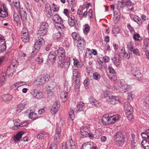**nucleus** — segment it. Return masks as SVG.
<instances>
[{"instance_id": "obj_12", "label": "nucleus", "mask_w": 149, "mask_h": 149, "mask_svg": "<svg viewBox=\"0 0 149 149\" xmlns=\"http://www.w3.org/2000/svg\"><path fill=\"white\" fill-rule=\"evenodd\" d=\"M132 74L136 79L141 80L142 79V75L138 70H132Z\"/></svg>"}, {"instance_id": "obj_16", "label": "nucleus", "mask_w": 149, "mask_h": 149, "mask_svg": "<svg viewBox=\"0 0 149 149\" xmlns=\"http://www.w3.org/2000/svg\"><path fill=\"white\" fill-rule=\"evenodd\" d=\"M120 117V115H117L113 116L110 117H109V120H110V121L109 122V125L114 123L119 119Z\"/></svg>"}, {"instance_id": "obj_7", "label": "nucleus", "mask_w": 149, "mask_h": 149, "mask_svg": "<svg viewBox=\"0 0 149 149\" xmlns=\"http://www.w3.org/2000/svg\"><path fill=\"white\" fill-rule=\"evenodd\" d=\"M104 95L105 97L106 98L108 102L112 104H115L119 101L118 97L116 96L108 94H107V96L105 94Z\"/></svg>"}, {"instance_id": "obj_36", "label": "nucleus", "mask_w": 149, "mask_h": 149, "mask_svg": "<svg viewBox=\"0 0 149 149\" xmlns=\"http://www.w3.org/2000/svg\"><path fill=\"white\" fill-rule=\"evenodd\" d=\"M118 14V15L114 16L113 19V22L115 24H116L119 21L120 18V11H118V13H116Z\"/></svg>"}, {"instance_id": "obj_47", "label": "nucleus", "mask_w": 149, "mask_h": 149, "mask_svg": "<svg viewBox=\"0 0 149 149\" xmlns=\"http://www.w3.org/2000/svg\"><path fill=\"white\" fill-rule=\"evenodd\" d=\"M143 104L147 108H149V96L146 98L144 101Z\"/></svg>"}, {"instance_id": "obj_23", "label": "nucleus", "mask_w": 149, "mask_h": 149, "mask_svg": "<svg viewBox=\"0 0 149 149\" xmlns=\"http://www.w3.org/2000/svg\"><path fill=\"white\" fill-rule=\"evenodd\" d=\"M77 107L78 109L77 110V111H78V110L81 111L85 108V104L83 102H79L77 103Z\"/></svg>"}, {"instance_id": "obj_64", "label": "nucleus", "mask_w": 149, "mask_h": 149, "mask_svg": "<svg viewBox=\"0 0 149 149\" xmlns=\"http://www.w3.org/2000/svg\"><path fill=\"white\" fill-rule=\"evenodd\" d=\"M53 91L50 89H47L46 90L47 93L49 95H52L53 94Z\"/></svg>"}, {"instance_id": "obj_42", "label": "nucleus", "mask_w": 149, "mask_h": 149, "mask_svg": "<svg viewBox=\"0 0 149 149\" xmlns=\"http://www.w3.org/2000/svg\"><path fill=\"white\" fill-rule=\"evenodd\" d=\"M26 84V82L24 81H19L16 83L14 85V86L15 87V88H18L24 85H25Z\"/></svg>"}, {"instance_id": "obj_61", "label": "nucleus", "mask_w": 149, "mask_h": 149, "mask_svg": "<svg viewBox=\"0 0 149 149\" xmlns=\"http://www.w3.org/2000/svg\"><path fill=\"white\" fill-rule=\"evenodd\" d=\"M140 36L139 35V34H134L133 36V38L134 40H140L139 38H140Z\"/></svg>"}, {"instance_id": "obj_38", "label": "nucleus", "mask_w": 149, "mask_h": 149, "mask_svg": "<svg viewBox=\"0 0 149 149\" xmlns=\"http://www.w3.org/2000/svg\"><path fill=\"white\" fill-rule=\"evenodd\" d=\"M112 32L113 35L116 36L117 34L120 33V29L118 27H114L112 29Z\"/></svg>"}, {"instance_id": "obj_48", "label": "nucleus", "mask_w": 149, "mask_h": 149, "mask_svg": "<svg viewBox=\"0 0 149 149\" xmlns=\"http://www.w3.org/2000/svg\"><path fill=\"white\" fill-rule=\"evenodd\" d=\"M93 76L94 79L96 80H98L101 78L100 74L98 72H96L93 73Z\"/></svg>"}, {"instance_id": "obj_8", "label": "nucleus", "mask_w": 149, "mask_h": 149, "mask_svg": "<svg viewBox=\"0 0 149 149\" xmlns=\"http://www.w3.org/2000/svg\"><path fill=\"white\" fill-rule=\"evenodd\" d=\"M85 45L86 42L84 38L82 37L79 38L77 42V47L78 49L80 51L84 50Z\"/></svg>"}, {"instance_id": "obj_4", "label": "nucleus", "mask_w": 149, "mask_h": 149, "mask_svg": "<svg viewBox=\"0 0 149 149\" xmlns=\"http://www.w3.org/2000/svg\"><path fill=\"white\" fill-rule=\"evenodd\" d=\"M48 27L49 25L47 22L41 23L38 34L40 36H44L47 32Z\"/></svg>"}, {"instance_id": "obj_18", "label": "nucleus", "mask_w": 149, "mask_h": 149, "mask_svg": "<svg viewBox=\"0 0 149 149\" xmlns=\"http://www.w3.org/2000/svg\"><path fill=\"white\" fill-rule=\"evenodd\" d=\"M27 104L26 102L24 103H21L18 104L17 109L16 110L15 112L17 113H18L22 111L23 110Z\"/></svg>"}, {"instance_id": "obj_17", "label": "nucleus", "mask_w": 149, "mask_h": 149, "mask_svg": "<svg viewBox=\"0 0 149 149\" xmlns=\"http://www.w3.org/2000/svg\"><path fill=\"white\" fill-rule=\"evenodd\" d=\"M133 46V44L132 43H130L128 46L129 50L131 52H132L134 54L136 55L139 56L140 54H139V50L137 48L134 49Z\"/></svg>"}, {"instance_id": "obj_6", "label": "nucleus", "mask_w": 149, "mask_h": 149, "mask_svg": "<svg viewBox=\"0 0 149 149\" xmlns=\"http://www.w3.org/2000/svg\"><path fill=\"white\" fill-rule=\"evenodd\" d=\"M47 79V77L45 75L39 76L35 80L33 83L34 84L37 86L43 84Z\"/></svg>"}, {"instance_id": "obj_26", "label": "nucleus", "mask_w": 149, "mask_h": 149, "mask_svg": "<svg viewBox=\"0 0 149 149\" xmlns=\"http://www.w3.org/2000/svg\"><path fill=\"white\" fill-rule=\"evenodd\" d=\"M74 17L72 15H71L70 17H68V23L69 25L71 26H73L75 24Z\"/></svg>"}, {"instance_id": "obj_49", "label": "nucleus", "mask_w": 149, "mask_h": 149, "mask_svg": "<svg viewBox=\"0 0 149 149\" xmlns=\"http://www.w3.org/2000/svg\"><path fill=\"white\" fill-rule=\"evenodd\" d=\"M86 56L89 58H91L92 56V52L88 49H87V51H86Z\"/></svg>"}, {"instance_id": "obj_51", "label": "nucleus", "mask_w": 149, "mask_h": 149, "mask_svg": "<svg viewBox=\"0 0 149 149\" xmlns=\"http://www.w3.org/2000/svg\"><path fill=\"white\" fill-rule=\"evenodd\" d=\"M13 2L15 6L17 8L20 7V2L19 0H14Z\"/></svg>"}, {"instance_id": "obj_9", "label": "nucleus", "mask_w": 149, "mask_h": 149, "mask_svg": "<svg viewBox=\"0 0 149 149\" xmlns=\"http://www.w3.org/2000/svg\"><path fill=\"white\" fill-rule=\"evenodd\" d=\"M31 93L34 97L38 99H40L44 97L42 93L36 89H34Z\"/></svg>"}, {"instance_id": "obj_59", "label": "nucleus", "mask_w": 149, "mask_h": 149, "mask_svg": "<svg viewBox=\"0 0 149 149\" xmlns=\"http://www.w3.org/2000/svg\"><path fill=\"white\" fill-rule=\"evenodd\" d=\"M57 146L55 143H52L49 149H57Z\"/></svg>"}, {"instance_id": "obj_1", "label": "nucleus", "mask_w": 149, "mask_h": 149, "mask_svg": "<svg viewBox=\"0 0 149 149\" xmlns=\"http://www.w3.org/2000/svg\"><path fill=\"white\" fill-rule=\"evenodd\" d=\"M113 139L117 145L122 146L124 143L126 138L123 133L117 132L114 134Z\"/></svg>"}, {"instance_id": "obj_62", "label": "nucleus", "mask_w": 149, "mask_h": 149, "mask_svg": "<svg viewBox=\"0 0 149 149\" xmlns=\"http://www.w3.org/2000/svg\"><path fill=\"white\" fill-rule=\"evenodd\" d=\"M108 69L109 71V72L111 74H114L115 73L114 70L112 67L109 66Z\"/></svg>"}, {"instance_id": "obj_20", "label": "nucleus", "mask_w": 149, "mask_h": 149, "mask_svg": "<svg viewBox=\"0 0 149 149\" xmlns=\"http://www.w3.org/2000/svg\"><path fill=\"white\" fill-rule=\"evenodd\" d=\"M81 149H97V148L96 146H94L93 145L87 143L83 144Z\"/></svg>"}, {"instance_id": "obj_28", "label": "nucleus", "mask_w": 149, "mask_h": 149, "mask_svg": "<svg viewBox=\"0 0 149 149\" xmlns=\"http://www.w3.org/2000/svg\"><path fill=\"white\" fill-rule=\"evenodd\" d=\"M12 97L10 95L6 94L2 96L3 100L5 101H10L12 99Z\"/></svg>"}, {"instance_id": "obj_41", "label": "nucleus", "mask_w": 149, "mask_h": 149, "mask_svg": "<svg viewBox=\"0 0 149 149\" xmlns=\"http://www.w3.org/2000/svg\"><path fill=\"white\" fill-rule=\"evenodd\" d=\"M22 40L24 42H28L29 41V34L22 35Z\"/></svg>"}, {"instance_id": "obj_55", "label": "nucleus", "mask_w": 149, "mask_h": 149, "mask_svg": "<svg viewBox=\"0 0 149 149\" xmlns=\"http://www.w3.org/2000/svg\"><path fill=\"white\" fill-rule=\"evenodd\" d=\"M127 117L129 120L133 118V116L132 114L133 113L130 112H126Z\"/></svg>"}, {"instance_id": "obj_29", "label": "nucleus", "mask_w": 149, "mask_h": 149, "mask_svg": "<svg viewBox=\"0 0 149 149\" xmlns=\"http://www.w3.org/2000/svg\"><path fill=\"white\" fill-rule=\"evenodd\" d=\"M141 135L143 138L146 139L149 138V129H147L141 134Z\"/></svg>"}, {"instance_id": "obj_60", "label": "nucleus", "mask_w": 149, "mask_h": 149, "mask_svg": "<svg viewBox=\"0 0 149 149\" xmlns=\"http://www.w3.org/2000/svg\"><path fill=\"white\" fill-rule=\"evenodd\" d=\"M36 61L38 62V63L40 64L43 61V59L42 57L40 58V57H38L36 58Z\"/></svg>"}, {"instance_id": "obj_57", "label": "nucleus", "mask_w": 149, "mask_h": 149, "mask_svg": "<svg viewBox=\"0 0 149 149\" xmlns=\"http://www.w3.org/2000/svg\"><path fill=\"white\" fill-rule=\"evenodd\" d=\"M125 110L126 112H130V113H133V109L131 105L129 106V107Z\"/></svg>"}, {"instance_id": "obj_58", "label": "nucleus", "mask_w": 149, "mask_h": 149, "mask_svg": "<svg viewBox=\"0 0 149 149\" xmlns=\"http://www.w3.org/2000/svg\"><path fill=\"white\" fill-rule=\"evenodd\" d=\"M29 34V33L25 27H24L23 28L22 30V35H27Z\"/></svg>"}, {"instance_id": "obj_53", "label": "nucleus", "mask_w": 149, "mask_h": 149, "mask_svg": "<svg viewBox=\"0 0 149 149\" xmlns=\"http://www.w3.org/2000/svg\"><path fill=\"white\" fill-rule=\"evenodd\" d=\"M72 36L74 39L77 40H78L79 38L81 37L78 34H77L75 32H74L72 33Z\"/></svg>"}, {"instance_id": "obj_46", "label": "nucleus", "mask_w": 149, "mask_h": 149, "mask_svg": "<svg viewBox=\"0 0 149 149\" xmlns=\"http://www.w3.org/2000/svg\"><path fill=\"white\" fill-rule=\"evenodd\" d=\"M121 55L123 56L125 58L128 59L130 58V54L129 53H127L125 51H123V52L120 53Z\"/></svg>"}, {"instance_id": "obj_43", "label": "nucleus", "mask_w": 149, "mask_h": 149, "mask_svg": "<svg viewBox=\"0 0 149 149\" xmlns=\"http://www.w3.org/2000/svg\"><path fill=\"white\" fill-rule=\"evenodd\" d=\"M73 74L74 79V78L78 77V76H80V75L78 70L77 69H74L73 70Z\"/></svg>"}, {"instance_id": "obj_32", "label": "nucleus", "mask_w": 149, "mask_h": 149, "mask_svg": "<svg viewBox=\"0 0 149 149\" xmlns=\"http://www.w3.org/2000/svg\"><path fill=\"white\" fill-rule=\"evenodd\" d=\"M68 93H65V92L62 91L61 94V98L62 101L64 102L67 100V97Z\"/></svg>"}, {"instance_id": "obj_54", "label": "nucleus", "mask_w": 149, "mask_h": 149, "mask_svg": "<svg viewBox=\"0 0 149 149\" xmlns=\"http://www.w3.org/2000/svg\"><path fill=\"white\" fill-rule=\"evenodd\" d=\"M131 144H136L137 141L136 139L135 138V135L133 134H131Z\"/></svg>"}, {"instance_id": "obj_37", "label": "nucleus", "mask_w": 149, "mask_h": 149, "mask_svg": "<svg viewBox=\"0 0 149 149\" xmlns=\"http://www.w3.org/2000/svg\"><path fill=\"white\" fill-rule=\"evenodd\" d=\"M63 30L61 31H63ZM60 30L59 31L58 33H56L53 35V38L55 39H58L61 38L63 36L61 35V32L60 31Z\"/></svg>"}, {"instance_id": "obj_19", "label": "nucleus", "mask_w": 149, "mask_h": 149, "mask_svg": "<svg viewBox=\"0 0 149 149\" xmlns=\"http://www.w3.org/2000/svg\"><path fill=\"white\" fill-rule=\"evenodd\" d=\"M23 134V132L20 131L14 136L13 137V139L15 142L17 143L19 141Z\"/></svg>"}, {"instance_id": "obj_11", "label": "nucleus", "mask_w": 149, "mask_h": 149, "mask_svg": "<svg viewBox=\"0 0 149 149\" xmlns=\"http://www.w3.org/2000/svg\"><path fill=\"white\" fill-rule=\"evenodd\" d=\"M56 53L52 51L48 55L47 62L50 64H53L55 60Z\"/></svg>"}, {"instance_id": "obj_52", "label": "nucleus", "mask_w": 149, "mask_h": 149, "mask_svg": "<svg viewBox=\"0 0 149 149\" xmlns=\"http://www.w3.org/2000/svg\"><path fill=\"white\" fill-rule=\"evenodd\" d=\"M56 85L54 82H52L49 84L48 88L47 89H50L51 90H53L55 88Z\"/></svg>"}, {"instance_id": "obj_21", "label": "nucleus", "mask_w": 149, "mask_h": 149, "mask_svg": "<svg viewBox=\"0 0 149 149\" xmlns=\"http://www.w3.org/2000/svg\"><path fill=\"white\" fill-rule=\"evenodd\" d=\"M89 100L91 104L96 107H98L100 106V104L93 97H90Z\"/></svg>"}, {"instance_id": "obj_14", "label": "nucleus", "mask_w": 149, "mask_h": 149, "mask_svg": "<svg viewBox=\"0 0 149 149\" xmlns=\"http://www.w3.org/2000/svg\"><path fill=\"white\" fill-rule=\"evenodd\" d=\"M6 46L5 39H0V53L6 51Z\"/></svg>"}, {"instance_id": "obj_33", "label": "nucleus", "mask_w": 149, "mask_h": 149, "mask_svg": "<svg viewBox=\"0 0 149 149\" xmlns=\"http://www.w3.org/2000/svg\"><path fill=\"white\" fill-rule=\"evenodd\" d=\"M102 47L105 53H106L107 51L109 52L111 51L109 45L108 44L103 45Z\"/></svg>"}, {"instance_id": "obj_39", "label": "nucleus", "mask_w": 149, "mask_h": 149, "mask_svg": "<svg viewBox=\"0 0 149 149\" xmlns=\"http://www.w3.org/2000/svg\"><path fill=\"white\" fill-rule=\"evenodd\" d=\"M70 90V87L68 84L67 82L65 83L64 85V90L63 91L65 92V93H68Z\"/></svg>"}, {"instance_id": "obj_50", "label": "nucleus", "mask_w": 149, "mask_h": 149, "mask_svg": "<svg viewBox=\"0 0 149 149\" xmlns=\"http://www.w3.org/2000/svg\"><path fill=\"white\" fill-rule=\"evenodd\" d=\"M70 65V63L68 61H65L63 63L61 67H64L65 69H67L68 68Z\"/></svg>"}, {"instance_id": "obj_56", "label": "nucleus", "mask_w": 149, "mask_h": 149, "mask_svg": "<svg viewBox=\"0 0 149 149\" xmlns=\"http://www.w3.org/2000/svg\"><path fill=\"white\" fill-rule=\"evenodd\" d=\"M88 132L85 131L84 130L81 129V130L80 134L81 135L83 136L84 137H87V134H88Z\"/></svg>"}, {"instance_id": "obj_30", "label": "nucleus", "mask_w": 149, "mask_h": 149, "mask_svg": "<svg viewBox=\"0 0 149 149\" xmlns=\"http://www.w3.org/2000/svg\"><path fill=\"white\" fill-rule=\"evenodd\" d=\"M47 137L45 133H40L36 135V137L40 140L44 139Z\"/></svg>"}, {"instance_id": "obj_44", "label": "nucleus", "mask_w": 149, "mask_h": 149, "mask_svg": "<svg viewBox=\"0 0 149 149\" xmlns=\"http://www.w3.org/2000/svg\"><path fill=\"white\" fill-rule=\"evenodd\" d=\"M149 142V138H147L146 139H144L142 140L141 142L142 146L145 149V146L147 145L148 143Z\"/></svg>"}, {"instance_id": "obj_27", "label": "nucleus", "mask_w": 149, "mask_h": 149, "mask_svg": "<svg viewBox=\"0 0 149 149\" xmlns=\"http://www.w3.org/2000/svg\"><path fill=\"white\" fill-rule=\"evenodd\" d=\"M103 124L104 125L109 124V122L110 121L109 120L108 116L107 115L103 116L101 120Z\"/></svg>"}, {"instance_id": "obj_63", "label": "nucleus", "mask_w": 149, "mask_h": 149, "mask_svg": "<svg viewBox=\"0 0 149 149\" xmlns=\"http://www.w3.org/2000/svg\"><path fill=\"white\" fill-rule=\"evenodd\" d=\"M90 31V27L88 25L86 24L84 29V31L86 32V33H88Z\"/></svg>"}, {"instance_id": "obj_22", "label": "nucleus", "mask_w": 149, "mask_h": 149, "mask_svg": "<svg viewBox=\"0 0 149 149\" xmlns=\"http://www.w3.org/2000/svg\"><path fill=\"white\" fill-rule=\"evenodd\" d=\"M132 88V86L130 85L127 84H124L123 87L121 88L120 92L123 93L125 92L128 91L130 90Z\"/></svg>"}, {"instance_id": "obj_35", "label": "nucleus", "mask_w": 149, "mask_h": 149, "mask_svg": "<svg viewBox=\"0 0 149 149\" xmlns=\"http://www.w3.org/2000/svg\"><path fill=\"white\" fill-rule=\"evenodd\" d=\"M112 60L115 65L116 66H119L120 63V59L118 58H117L116 57H113L112 58Z\"/></svg>"}, {"instance_id": "obj_2", "label": "nucleus", "mask_w": 149, "mask_h": 149, "mask_svg": "<svg viewBox=\"0 0 149 149\" xmlns=\"http://www.w3.org/2000/svg\"><path fill=\"white\" fill-rule=\"evenodd\" d=\"M52 18L53 21L56 23L55 27L58 30H61L62 31L64 29V26L63 24V21L58 15L54 13L52 15Z\"/></svg>"}, {"instance_id": "obj_34", "label": "nucleus", "mask_w": 149, "mask_h": 149, "mask_svg": "<svg viewBox=\"0 0 149 149\" xmlns=\"http://www.w3.org/2000/svg\"><path fill=\"white\" fill-rule=\"evenodd\" d=\"M29 118L33 120H36L38 118L37 114L34 112H31L29 114Z\"/></svg>"}, {"instance_id": "obj_10", "label": "nucleus", "mask_w": 149, "mask_h": 149, "mask_svg": "<svg viewBox=\"0 0 149 149\" xmlns=\"http://www.w3.org/2000/svg\"><path fill=\"white\" fill-rule=\"evenodd\" d=\"M57 55L59 59L64 60L65 58V51L62 47H60L57 51Z\"/></svg>"}, {"instance_id": "obj_40", "label": "nucleus", "mask_w": 149, "mask_h": 149, "mask_svg": "<svg viewBox=\"0 0 149 149\" xmlns=\"http://www.w3.org/2000/svg\"><path fill=\"white\" fill-rule=\"evenodd\" d=\"M118 4L121 3L122 5H125L127 6H130L131 5L132 2L130 0H128L127 1H118Z\"/></svg>"}, {"instance_id": "obj_15", "label": "nucleus", "mask_w": 149, "mask_h": 149, "mask_svg": "<svg viewBox=\"0 0 149 149\" xmlns=\"http://www.w3.org/2000/svg\"><path fill=\"white\" fill-rule=\"evenodd\" d=\"M8 15V13L6 9L3 6H0V17L3 18L6 17Z\"/></svg>"}, {"instance_id": "obj_24", "label": "nucleus", "mask_w": 149, "mask_h": 149, "mask_svg": "<svg viewBox=\"0 0 149 149\" xmlns=\"http://www.w3.org/2000/svg\"><path fill=\"white\" fill-rule=\"evenodd\" d=\"M6 77L5 73H2L0 74V86H2L5 84Z\"/></svg>"}, {"instance_id": "obj_25", "label": "nucleus", "mask_w": 149, "mask_h": 149, "mask_svg": "<svg viewBox=\"0 0 149 149\" xmlns=\"http://www.w3.org/2000/svg\"><path fill=\"white\" fill-rule=\"evenodd\" d=\"M125 81L123 80H119L117 82V85L118 88V90L119 91H120L121 88L123 87V86L124 84Z\"/></svg>"}, {"instance_id": "obj_13", "label": "nucleus", "mask_w": 149, "mask_h": 149, "mask_svg": "<svg viewBox=\"0 0 149 149\" xmlns=\"http://www.w3.org/2000/svg\"><path fill=\"white\" fill-rule=\"evenodd\" d=\"M60 107V104L57 102H55L53 104L51 109L52 114L54 115L58 111Z\"/></svg>"}, {"instance_id": "obj_3", "label": "nucleus", "mask_w": 149, "mask_h": 149, "mask_svg": "<svg viewBox=\"0 0 149 149\" xmlns=\"http://www.w3.org/2000/svg\"><path fill=\"white\" fill-rule=\"evenodd\" d=\"M63 122V121L62 120H61L59 123H57L56 124V134L54 138V142L53 143H55V144H56V145H57L58 144V142L60 139L61 130V127Z\"/></svg>"}, {"instance_id": "obj_45", "label": "nucleus", "mask_w": 149, "mask_h": 149, "mask_svg": "<svg viewBox=\"0 0 149 149\" xmlns=\"http://www.w3.org/2000/svg\"><path fill=\"white\" fill-rule=\"evenodd\" d=\"M13 18L14 20L17 22L18 23L19 21V17L18 13L14 12L13 14Z\"/></svg>"}, {"instance_id": "obj_31", "label": "nucleus", "mask_w": 149, "mask_h": 149, "mask_svg": "<svg viewBox=\"0 0 149 149\" xmlns=\"http://www.w3.org/2000/svg\"><path fill=\"white\" fill-rule=\"evenodd\" d=\"M20 16L22 20L25 21L27 19V14L25 11L21 10L20 11Z\"/></svg>"}, {"instance_id": "obj_5", "label": "nucleus", "mask_w": 149, "mask_h": 149, "mask_svg": "<svg viewBox=\"0 0 149 149\" xmlns=\"http://www.w3.org/2000/svg\"><path fill=\"white\" fill-rule=\"evenodd\" d=\"M36 41L34 46L35 51L32 52L33 53H34L35 54L37 53L38 51L40 49V47L44 45L45 44L44 40L41 37H38L36 40Z\"/></svg>"}]
</instances>
